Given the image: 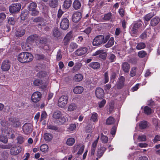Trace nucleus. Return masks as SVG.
I'll use <instances>...</instances> for the list:
<instances>
[{
  "label": "nucleus",
  "instance_id": "1",
  "mask_svg": "<svg viewBox=\"0 0 160 160\" xmlns=\"http://www.w3.org/2000/svg\"><path fill=\"white\" fill-rule=\"evenodd\" d=\"M33 58V55L28 52H24L19 54L18 56V60L23 63H27L32 61Z\"/></svg>",
  "mask_w": 160,
  "mask_h": 160
},
{
  "label": "nucleus",
  "instance_id": "2",
  "mask_svg": "<svg viewBox=\"0 0 160 160\" xmlns=\"http://www.w3.org/2000/svg\"><path fill=\"white\" fill-rule=\"evenodd\" d=\"M109 35H107L105 37L102 35H98L94 38L92 41L93 46L99 47L105 43L109 39Z\"/></svg>",
  "mask_w": 160,
  "mask_h": 160
},
{
  "label": "nucleus",
  "instance_id": "3",
  "mask_svg": "<svg viewBox=\"0 0 160 160\" xmlns=\"http://www.w3.org/2000/svg\"><path fill=\"white\" fill-rule=\"evenodd\" d=\"M48 89V82L47 80H41V97L45 96Z\"/></svg>",
  "mask_w": 160,
  "mask_h": 160
},
{
  "label": "nucleus",
  "instance_id": "4",
  "mask_svg": "<svg viewBox=\"0 0 160 160\" xmlns=\"http://www.w3.org/2000/svg\"><path fill=\"white\" fill-rule=\"evenodd\" d=\"M21 5L20 3H16L12 4L10 6L9 9L11 13H16L20 10Z\"/></svg>",
  "mask_w": 160,
  "mask_h": 160
},
{
  "label": "nucleus",
  "instance_id": "5",
  "mask_svg": "<svg viewBox=\"0 0 160 160\" xmlns=\"http://www.w3.org/2000/svg\"><path fill=\"white\" fill-rule=\"evenodd\" d=\"M68 99V97L66 95H63L61 97L58 101V106L61 108L64 107L67 103Z\"/></svg>",
  "mask_w": 160,
  "mask_h": 160
},
{
  "label": "nucleus",
  "instance_id": "6",
  "mask_svg": "<svg viewBox=\"0 0 160 160\" xmlns=\"http://www.w3.org/2000/svg\"><path fill=\"white\" fill-rule=\"evenodd\" d=\"M23 133L25 134L30 133L32 130V126L30 123H26L24 124L22 127Z\"/></svg>",
  "mask_w": 160,
  "mask_h": 160
},
{
  "label": "nucleus",
  "instance_id": "7",
  "mask_svg": "<svg viewBox=\"0 0 160 160\" xmlns=\"http://www.w3.org/2000/svg\"><path fill=\"white\" fill-rule=\"evenodd\" d=\"M11 64L9 61L6 60H4L2 62L1 66V69L2 71L6 72L9 70Z\"/></svg>",
  "mask_w": 160,
  "mask_h": 160
},
{
  "label": "nucleus",
  "instance_id": "8",
  "mask_svg": "<svg viewBox=\"0 0 160 160\" xmlns=\"http://www.w3.org/2000/svg\"><path fill=\"white\" fill-rule=\"evenodd\" d=\"M69 25V20L66 18H64L62 20L60 23V27L63 30H66L68 28Z\"/></svg>",
  "mask_w": 160,
  "mask_h": 160
},
{
  "label": "nucleus",
  "instance_id": "9",
  "mask_svg": "<svg viewBox=\"0 0 160 160\" xmlns=\"http://www.w3.org/2000/svg\"><path fill=\"white\" fill-rule=\"evenodd\" d=\"M8 120L10 123L13 127H19L20 125V123L18 118L11 117L9 118Z\"/></svg>",
  "mask_w": 160,
  "mask_h": 160
},
{
  "label": "nucleus",
  "instance_id": "10",
  "mask_svg": "<svg viewBox=\"0 0 160 160\" xmlns=\"http://www.w3.org/2000/svg\"><path fill=\"white\" fill-rule=\"evenodd\" d=\"M82 14L78 12H75L73 13L72 17V20L75 22H78L81 19Z\"/></svg>",
  "mask_w": 160,
  "mask_h": 160
},
{
  "label": "nucleus",
  "instance_id": "11",
  "mask_svg": "<svg viewBox=\"0 0 160 160\" xmlns=\"http://www.w3.org/2000/svg\"><path fill=\"white\" fill-rule=\"evenodd\" d=\"M87 50V48L85 47H81L76 51L75 53L76 55L80 56L86 53Z\"/></svg>",
  "mask_w": 160,
  "mask_h": 160
},
{
  "label": "nucleus",
  "instance_id": "12",
  "mask_svg": "<svg viewBox=\"0 0 160 160\" xmlns=\"http://www.w3.org/2000/svg\"><path fill=\"white\" fill-rule=\"evenodd\" d=\"M72 33V32L70 31L66 34L63 40L64 45H67L69 41L73 38Z\"/></svg>",
  "mask_w": 160,
  "mask_h": 160
},
{
  "label": "nucleus",
  "instance_id": "13",
  "mask_svg": "<svg viewBox=\"0 0 160 160\" xmlns=\"http://www.w3.org/2000/svg\"><path fill=\"white\" fill-rule=\"evenodd\" d=\"M32 100L34 102H37L40 100V92H34L32 95Z\"/></svg>",
  "mask_w": 160,
  "mask_h": 160
},
{
  "label": "nucleus",
  "instance_id": "14",
  "mask_svg": "<svg viewBox=\"0 0 160 160\" xmlns=\"http://www.w3.org/2000/svg\"><path fill=\"white\" fill-rule=\"evenodd\" d=\"M96 97L99 98H102L104 96V91L101 88H98L96 89L95 92Z\"/></svg>",
  "mask_w": 160,
  "mask_h": 160
},
{
  "label": "nucleus",
  "instance_id": "15",
  "mask_svg": "<svg viewBox=\"0 0 160 160\" xmlns=\"http://www.w3.org/2000/svg\"><path fill=\"white\" fill-rule=\"evenodd\" d=\"M142 26V22L140 21L136 22L132 28L131 32L132 33H135L137 32L138 28Z\"/></svg>",
  "mask_w": 160,
  "mask_h": 160
},
{
  "label": "nucleus",
  "instance_id": "16",
  "mask_svg": "<svg viewBox=\"0 0 160 160\" xmlns=\"http://www.w3.org/2000/svg\"><path fill=\"white\" fill-rule=\"evenodd\" d=\"M22 148L20 147H12L11 149L10 152L12 155H16L21 152Z\"/></svg>",
  "mask_w": 160,
  "mask_h": 160
},
{
  "label": "nucleus",
  "instance_id": "17",
  "mask_svg": "<svg viewBox=\"0 0 160 160\" xmlns=\"http://www.w3.org/2000/svg\"><path fill=\"white\" fill-rule=\"evenodd\" d=\"M25 29L22 28H19L15 32V36L17 37H20L23 36L25 33Z\"/></svg>",
  "mask_w": 160,
  "mask_h": 160
},
{
  "label": "nucleus",
  "instance_id": "18",
  "mask_svg": "<svg viewBox=\"0 0 160 160\" xmlns=\"http://www.w3.org/2000/svg\"><path fill=\"white\" fill-rule=\"evenodd\" d=\"M84 90L83 87L81 86H77L73 89V92L76 94H80L82 93Z\"/></svg>",
  "mask_w": 160,
  "mask_h": 160
},
{
  "label": "nucleus",
  "instance_id": "19",
  "mask_svg": "<svg viewBox=\"0 0 160 160\" xmlns=\"http://www.w3.org/2000/svg\"><path fill=\"white\" fill-rule=\"evenodd\" d=\"M61 112L59 111H56L54 112L52 115L53 119H59L62 116Z\"/></svg>",
  "mask_w": 160,
  "mask_h": 160
},
{
  "label": "nucleus",
  "instance_id": "20",
  "mask_svg": "<svg viewBox=\"0 0 160 160\" xmlns=\"http://www.w3.org/2000/svg\"><path fill=\"white\" fill-rule=\"evenodd\" d=\"M159 21V18L158 17H155L151 19L150 24L152 26H155L158 23Z\"/></svg>",
  "mask_w": 160,
  "mask_h": 160
},
{
  "label": "nucleus",
  "instance_id": "21",
  "mask_svg": "<svg viewBox=\"0 0 160 160\" xmlns=\"http://www.w3.org/2000/svg\"><path fill=\"white\" fill-rule=\"evenodd\" d=\"M22 49L24 50L28 51L30 50L31 48V44L27 43L26 41V42L22 43Z\"/></svg>",
  "mask_w": 160,
  "mask_h": 160
},
{
  "label": "nucleus",
  "instance_id": "22",
  "mask_svg": "<svg viewBox=\"0 0 160 160\" xmlns=\"http://www.w3.org/2000/svg\"><path fill=\"white\" fill-rule=\"evenodd\" d=\"M44 138L45 140L47 142L51 140L53 138V136L51 133H46L44 135Z\"/></svg>",
  "mask_w": 160,
  "mask_h": 160
},
{
  "label": "nucleus",
  "instance_id": "23",
  "mask_svg": "<svg viewBox=\"0 0 160 160\" xmlns=\"http://www.w3.org/2000/svg\"><path fill=\"white\" fill-rule=\"evenodd\" d=\"M36 38V35H32L27 38L26 40L27 42L32 45V42L35 40Z\"/></svg>",
  "mask_w": 160,
  "mask_h": 160
},
{
  "label": "nucleus",
  "instance_id": "24",
  "mask_svg": "<svg viewBox=\"0 0 160 160\" xmlns=\"http://www.w3.org/2000/svg\"><path fill=\"white\" fill-rule=\"evenodd\" d=\"M52 34L54 37L56 38H58L61 35V33L58 28H55L53 29Z\"/></svg>",
  "mask_w": 160,
  "mask_h": 160
},
{
  "label": "nucleus",
  "instance_id": "25",
  "mask_svg": "<svg viewBox=\"0 0 160 160\" xmlns=\"http://www.w3.org/2000/svg\"><path fill=\"white\" fill-rule=\"evenodd\" d=\"M122 67L123 71L125 72H127L129 71L130 66L128 63L124 62L122 65Z\"/></svg>",
  "mask_w": 160,
  "mask_h": 160
},
{
  "label": "nucleus",
  "instance_id": "26",
  "mask_svg": "<svg viewBox=\"0 0 160 160\" xmlns=\"http://www.w3.org/2000/svg\"><path fill=\"white\" fill-rule=\"evenodd\" d=\"M72 6L75 9L77 10L80 8L81 7V4L78 0H76L74 1L73 2Z\"/></svg>",
  "mask_w": 160,
  "mask_h": 160
},
{
  "label": "nucleus",
  "instance_id": "27",
  "mask_svg": "<svg viewBox=\"0 0 160 160\" xmlns=\"http://www.w3.org/2000/svg\"><path fill=\"white\" fill-rule=\"evenodd\" d=\"M77 108V106L76 104L74 103L70 104L68 108V111L69 112H72L76 110Z\"/></svg>",
  "mask_w": 160,
  "mask_h": 160
},
{
  "label": "nucleus",
  "instance_id": "28",
  "mask_svg": "<svg viewBox=\"0 0 160 160\" xmlns=\"http://www.w3.org/2000/svg\"><path fill=\"white\" fill-rule=\"evenodd\" d=\"M109 38L107 43L105 45V47L106 48H110L114 44V41L113 38L111 37L110 38Z\"/></svg>",
  "mask_w": 160,
  "mask_h": 160
},
{
  "label": "nucleus",
  "instance_id": "29",
  "mask_svg": "<svg viewBox=\"0 0 160 160\" xmlns=\"http://www.w3.org/2000/svg\"><path fill=\"white\" fill-rule=\"evenodd\" d=\"M89 66L94 69H97L99 68L100 64L98 62H92L89 64Z\"/></svg>",
  "mask_w": 160,
  "mask_h": 160
},
{
  "label": "nucleus",
  "instance_id": "30",
  "mask_svg": "<svg viewBox=\"0 0 160 160\" xmlns=\"http://www.w3.org/2000/svg\"><path fill=\"white\" fill-rule=\"evenodd\" d=\"M75 141V140L74 138H71L67 139L66 141L67 145L71 146H72Z\"/></svg>",
  "mask_w": 160,
  "mask_h": 160
},
{
  "label": "nucleus",
  "instance_id": "31",
  "mask_svg": "<svg viewBox=\"0 0 160 160\" xmlns=\"http://www.w3.org/2000/svg\"><path fill=\"white\" fill-rule=\"evenodd\" d=\"M125 80L123 76H121L120 78L118 84V88H120L123 85Z\"/></svg>",
  "mask_w": 160,
  "mask_h": 160
},
{
  "label": "nucleus",
  "instance_id": "32",
  "mask_svg": "<svg viewBox=\"0 0 160 160\" xmlns=\"http://www.w3.org/2000/svg\"><path fill=\"white\" fill-rule=\"evenodd\" d=\"M98 115L97 113L96 112H93L92 113L90 120L93 122H97L98 121Z\"/></svg>",
  "mask_w": 160,
  "mask_h": 160
},
{
  "label": "nucleus",
  "instance_id": "33",
  "mask_svg": "<svg viewBox=\"0 0 160 160\" xmlns=\"http://www.w3.org/2000/svg\"><path fill=\"white\" fill-rule=\"evenodd\" d=\"M83 77L81 74H76L74 76V80L76 82H79L82 80Z\"/></svg>",
  "mask_w": 160,
  "mask_h": 160
},
{
  "label": "nucleus",
  "instance_id": "34",
  "mask_svg": "<svg viewBox=\"0 0 160 160\" xmlns=\"http://www.w3.org/2000/svg\"><path fill=\"white\" fill-rule=\"evenodd\" d=\"M78 47V45L76 43L72 42L69 45V50L70 52H72L75 49Z\"/></svg>",
  "mask_w": 160,
  "mask_h": 160
},
{
  "label": "nucleus",
  "instance_id": "35",
  "mask_svg": "<svg viewBox=\"0 0 160 160\" xmlns=\"http://www.w3.org/2000/svg\"><path fill=\"white\" fill-rule=\"evenodd\" d=\"M58 0H50L49 5L51 7L55 8L58 6Z\"/></svg>",
  "mask_w": 160,
  "mask_h": 160
},
{
  "label": "nucleus",
  "instance_id": "36",
  "mask_svg": "<svg viewBox=\"0 0 160 160\" xmlns=\"http://www.w3.org/2000/svg\"><path fill=\"white\" fill-rule=\"evenodd\" d=\"M72 2L71 0H65L63 4V6L65 8L68 9L71 5Z\"/></svg>",
  "mask_w": 160,
  "mask_h": 160
},
{
  "label": "nucleus",
  "instance_id": "37",
  "mask_svg": "<svg viewBox=\"0 0 160 160\" xmlns=\"http://www.w3.org/2000/svg\"><path fill=\"white\" fill-rule=\"evenodd\" d=\"M114 119L112 117H109L106 121V124L109 125L113 124L115 122Z\"/></svg>",
  "mask_w": 160,
  "mask_h": 160
},
{
  "label": "nucleus",
  "instance_id": "38",
  "mask_svg": "<svg viewBox=\"0 0 160 160\" xmlns=\"http://www.w3.org/2000/svg\"><path fill=\"white\" fill-rule=\"evenodd\" d=\"M48 147L47 144H43L41 146V151L45 153L48 152Z\"/></svg>",
  "mask_w": 160,
  "mask_h": 160
},
{
  "label": "nucleus",
  "instance_id": "39",
  "mask_svg": "<svg viewBox=\"0 0 160 160\" xmlns=\"http://www.w3.org/2000/svg\"><path fill=\"white\" fill-rule=\"evenodd\" d=\"M106 150L105 148H102L98 151L97 156L98 158H100L103 155Z\"/></svg>",
  "mask_w": 160,
  "mask_h": 160
},
{
  "label": "nucleus",
  "instance_id": "40",
  "mask_svg": "<svg viewBox=\"0 0 160 160\" xmlns=\"http://www.w3.org/2000/svg\"><path fill=\"white\" fill-rule=\"evenodd\" d=\"M37 5L35 3L32 2L29 4L28 8L30 11H32L35 9Z\"/></svg>",
  "mask_w": 160,
  "mask_h": 160
},
{
  "label": "nucleus",
  "instance_id": "41",
  "mask_svg": "<svg viewBox=\"0 0 160 160\" xmlns=\"http://www.w3.org/2000/svg\"><path fill=\"white\" fill-rule=\"evenodd\" d=\"M28 16V12L26 11L22 12L21 15V20L24 21L27 18Z\"/></svg>",
  "mask_w": 160,
  "mask_h": 160
},
{
  "label": "nucleus",
  "instance_id": "42",
  "mask_svg": "<svg viewBox=\"0 0 160 160\" xmlns=\"http://www.w3.org/2000/svg\"><path fill=\"white\" fill-rule=\"evenodd\" d=\"M82 66L81 63L80 62H78L75 63V66L73 68L74 70L78 71L81 68Z\"/></svg>",
  "mask_w": 160,
  "mask_h": 160
},
{
  "label": "nucleus",
  "instance_id": "43",
  "mask_svg": "<svg viewBox=\"0 0 160 160\" xmlns=\"http://www.w3.org/2000/svg\"><path fill=\"white\" fill-rule=\"evenodd\" d=\"M147 126V122L146 121L141 122L139 124L140 128L142 129L145 128Z\"/></svg>",
  "mask_w": 160,
  "mask_h": 160
},
{
  "label": "nucleus",
  "instance_id": "44",
  "mask_svg": "<svg viewBox=\"0 0 160 160\" xmlns=\"http://www.w3.org/2000/svg\"><path fill=\"white\" fill-rule=\"evenodd\" d=\"M144 113L147 115L150 114L152 112V110L151 108L147 106L144 107Z\"/></svg>",
  "mask_w": 160,
  "mask_h": 160
},
{
  "label": "nucleus",
  "instance_id": "45",
  "mask_svg": "<svg viewBox=\"0 0 160 160\" xmlns=\"http://www.w3.org/2000/svg\"><path fill=\"white\" fill-rule=\"evenodd\" d=\"M100 139L103 143H106L108 141V138L102 133L101 135Z\"/></svg>",
  "mask_w": 160,
  "mask_h": 160
},
{
  "label": "nucleus",
  "instance_id": "46",
  "mask_svg": "<svg viewBox=\"0 0 160 160\" xmlns=\"http://www.w3.org/2000/svg\"><path fill=\"white\" fill-rule=\"evenodd\" d=\"M145 47V45L144 43L143 42H140L138 44L136 48L137 49L140 50L143 49Z\"/></svg>",
  "mask_w": 160,
  "mask_h": 160
},
{
  "label": "nucleus",
  "instance_id": "47",
  "mask_svg": "<svg viewBox=\"0 0 160 160\" xmlns=\"http://www.w3.org/2000/svg\"><path fill=\"white\" fill-rule=\"evenodd\" d=\"M0 141L2 142L6 143L8 142V138L3 135H0Z\"/></svg>",
  "mask_w": 160,
  "mask_h": 160
},
{
  "label": "nucleus",
  "instance_id": "48",
  "mask_svg": "<svg viewBox=\"0 0 160 160\" xmlns=\"http://www.w3.org/2000/svg\"><path fill=\"white\" fill-rule=\"evenodd\" d=\"M81 144H75L73 147L72 149V151L73 152H75L78 151L80 148Z\"/></svg>",
  "mask_w": 160,
  "mask_h": 160
},
{
  "label": "nucleus",
  "instance_id": "49",
  "mask_svg": "<svg viewBox=\"0 0 160 160\" xmlns=\"http://www.w3.org/2000/svg\"><path fill=\"white\" fill-rule=\"evenodd\" d=\"M136 69L137 68L136 67H133L132 68L130 73V75L131 77H132L135 75Z\"/></svg>",
  "mask_w": 160,
  "mask_h": 160
},
{
  "label": "nucleus",
  "instance_id": "50",
  "mask_svg": "<svg viewBox=\"0 0 160 160\" xmlns=\"http://www.w3.org/2000/svg\"><path fill=\"white\" fill-rule=\"evenodd\" d=\"M114 102L113 101H112L109 103V110L110 113L114 109Z\"/></svg>",
  "mask_w": 160,
  "mask_h": 160
},
{
  "label": "nucleus",
  "instance_id": "51",
  "mask_svg": "<svg viewBox=\"0 0 160 160\" xmlns=\"http://www.w3.org/2000/svg\"><path fill=\"white\" fill-rule=\"evenodd\" d=\"M138 139L140 142L145 141L146 140V138L144 135H141L138 136Z\"/></svg>",
  "mask_w": 160,
  "mask_h": 160
},
{
  "label": "nucleus",
  "instance_id": "52",
  "mask_svg": "<svg viewBox=\"0 0 160 160\" xmlns=\"http://www.w3.org/2000/svg\"><path fill=\"white\" fill-rule=\"evenodd\" d=\"M106 101L105 99H103L100 102L98 103V107L100 108L103 107L105 103H106Z\"/></svg>",
  "mask_w": 160,
  "mask_h": 160
},
{
  "label": "nucleus",
  "instance_id": "53",
  "mask_svg": "<svg viewBox=\"0 0 160 160\" xmlns=\"http://www.w3.org/2000/svg\"><path fill=\"white\" fill-rule=\"evenodd\" d=\"M76 128V125L75 124H71L68 128V131L69 132H72Z\"/></svg>",
  "mask_w": 160,
  "mask_h": 160
},
{
  "label": "nucleus",
  "instance_id": "54",
  "mask_svg": "<svg viewBox=\"0 0 160 160\" xmlns=\"http://www.w3.org/2000/svg\"><path fill=\"white\" fill-rule=\"evenodd\" d=\"M8 21L9 24L11 25H14L16 21L15 20L13 17H9Z\"/></svg>",
  "mask_w": 160,
  "mask_h": 160
},
{
  "label": "nucleus",
  "instance_id": "55",
  "mask_svg": "<svg viewBox=\"0 0 160 160\" xmlns=\"http://www.w3.org/2000/svg\"><path fill=\"white\" fill-rule=\"evenodd\" d=\"M111 13H108L105 15L103 19L106 21L108 20L111 18Z\"/></svg>",
  "mask_w": 160,
  "mask_h": 160
},
{
  "label": "nucleus",
  "instance_id": "56",
  "mask_svg": "<svg viewBox=\"0 0 160 160\" xmlns=\"http://www.w3.org/2000/svg\"><path fill=\"white\" fill-rule=\"evenodd\" d=\"M99 138V136H98L97 139L93 142L91 148L96 149Z\"/></svg>",
  "mask_w": 160,
  "mask_h": 160
},
{
  "label": "nucleus",
  "instance_id": "57",
  "mask_svg": "<svg viewBox=\"0 0 160 160\" xmlns=\"http://www.w3.org/2000/svg\"><path fill=\"white\" fill-rule=\"evenodd\" d=\"M138 56L139 57L143 58L145 56L146 53L144 51H141L138 52Z\"/></svg>",
  "mask_w": 160,
  "mask_h": 160
},
{
  "label": "nucleus",
  "instance_id": "58",
  "mask_svg": "<svg viewBox=\"0 0 160 160\" xmlns=\"http://www.w3.org/2000/svg\"><path fill=\"white\" fill-rule=\"evenodd\" d=\"M152 17V14L148 13L145 16L144 19L145 21H148Z\"/></svg>",
  "mask_w": 160,
  "mask_h": 160
},
{
  "label": "nucleus",
  "instance_id": "59",
  "mask_svg": "<svg viewBox=\"0 0 160 160\" xmlns=\"http://www.w3.org/2000/svg\"><path fill=\"white\" fill-rule=\"evenodd\" d=\"M104 83H107L109 80V78L108 74L107 72H106L104 73Z\"/></svg>",
  "mask_w": 160,
  "mask_h": 160
},
{
  "label": "nucleus",
  "instance_id": "60",
  "mask_svg": "<svg viewBox=\"0 0 160 160\" xmlns=\"http://www.w3.org/2000/svg\"><path fill=\"white\" fill-rule=\"evenodd\" d=\"M18 142L19 144L22 143L24 141V138L21 136H19L17 138Z\"/></svg>",
  "mask_w": 160,
  "mask_h": 160
},
{
  "label": "nucleus",
  "instance_id": "61",
  "mask_svg": "<svg viewBox=\"0 0 160 160\" xmlns=\"http://www.w3.org/2000/svg\"><path fill=\"white\" fill-rule=\"evenodd\" d=\"M84 148V146L82 145H81L80 147L78 149V154H81L83 152V151Z\"/></svg>",
  "mask_w": 160,
  "mask_h": 160
},
{
  "label": "nucleus",
  "instance_id": "62",
  "mask_svg": "<svg viewBox=\"0 0 160 160\" xmlns=\"http://www.w3.org/2000/svg\"><path fill=\"white\" fill-rule=\"evenodd\" d=\"M6 15L3 12L0 13V22H2L6 18Z\"/></svg>",
  "mask_w": 160,
  "mask_h": 160
},
{
  "label": "nucleus",
  "instance_id": "63",
  "mask_svg": "<svg viewBox=\"0 0 160 160\" xmlns=\"http://www.w3.org/2000/svg\"><path fill=\"white\" fill-rule=\"evenodd\" d=\"M109 59L111 62H113L114 61L115 59V56L114 55L111 54L109 55Z\"/></svg>",
  "mask_w": 160,
  "mask_h": 160
},
{
  "label": "nucleus",
  "instance_id": "64",
  "mask_svg": "<svg viewBox=\"0 0 160 160\" xmlns=\"http://www.w3.org/2000/svg\"><path fill=\"white\" fill-rule=\"evenodd\" d=\"M158 141H160V136L156 135L153 139V142L154 143H156Z\"/></svg>",
  "mask_w": 160,
  "mask_h": 160
}]
</instances>
